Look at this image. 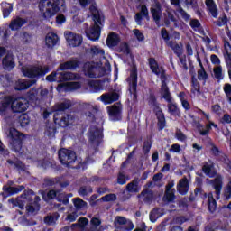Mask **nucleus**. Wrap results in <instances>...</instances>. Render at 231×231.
Instances as JSON below:
<instances>
[{
    "mask_svg": "<svg viewBox=\"0 0 231 231\" xmlns=\"http://www.w3.org/2000/svg\"><path fill=\"white\" fill-rule=\"evenodd\" d=\"M214 77L217 80H223V67L221 65H217L213 69Z\"/></svg>",
    "mask_w": 231,
    "mask_h": 231,
    "instance_id": "nucleus-45",
    "label": "nucleus"
},
{
    "mask_svg": "<svg viewBox=\"0 0 231 231\" xmlns=\"http://www.w3.org/2000/svg\"><path fill=\"white\" fill-rule=\"evenodd\" d=\"M149 67L153 74L159 76L161 74L160 66L155 58L148 59Z\"/></svg>",
    "mask_w": 231,
    "mask_h": 231,
    "instance_id": "nucleus-35",
    "label": "nucleus"
},
{
    "mask_svg": "<svg viewBox=\"0 0 231 231\" xmlns=\"http://www.w3.org/2000/svg\"><path fill=\"white\" fill-rule=\"evenodd\" d=\"M224 48H225V53H224L225 62L228 69L229 79L231 80V44L228 41L225 42Z\"/></svg>",
    "mask_w": 231,
    "mask_h": 231,
    "instance_id": "nucleus-21",
    "label": "nucleus"
},
{
    "mask_svg": "<svg viewBox=\"0 0 231 231\" xmlns=\"http://www.w3.org/2000/svg\"><path fill=\"white\" fill-rule=\"evenodd\" d=\"M70 115L64 114H54L53 120L55 125H59L61 128H67L70 125Z\"/></svg>",
    "mask_w": 231,
    "mask_h": 231,
    "instance_id": "nucleus-18",
    "label": "nucleus"
},
{
    "mask_svg": "<svg viewBox=\"0 0 231 231\" xmlns=\"http://www.w3.org/2000/svg\"><path fill=\"white\" fill-rule=\"evenodd\" d=\"M126 82L128 83V91L132 96L133 100L136 101L138 99V69L137 67H133L130 70V75L126 78Z\"/></svg>",
    "mask_w": 231,
    "mask_h": 231,
    "instance_id": "nucleus-8",
    "label": "nucleus"
},
{
    "mask_svg": "<svg viewBox=\"0 0 231 231\" xmlns=\"http://www.w3.org/2000/svg\"><path fill=\"white\" fill-rule=\"evenodd\" d=\"M90 7H89V11L92 14V20L93 22H95V16H98L99 19H101V15H100V13L97 7V3L94 2L93 4H90Z\"/></svg>",
    "mask_w": 231,
    "mask_h": 231,
    "instance_id": "nucleus-49",
    "label": "nucleus"
},
{
    "mask_svg": "<svg viewBox=\"0 0 231 231\" xmlns=\"http://www.w3.org/2000/svg\"><path fill=\"white\" fill-rule=\"evenodd\" d=\"M70 107H72V104L69 100L58 103L54 106V114H61L60 112L67 111V109H70Z\"/></svg>",
    "mask_w": 231,
    "mask_h": 231,
    "instance_id": "nucleus-31",
    "label": "nucleus"
},
{
    "mask_svg": "<svg viewBox=\"0 0 231 231\" xmlns=\"http://www.w3.org/2000/svg\"><path fill=\"white\" fill-rule=\"evenodd\" d=\"M18 123L22 127H26L30 124V118L27 114H23L18 117Z\"/></svg>",
    "mask_w": 231,
    "mask_h": 231,
    "instance_id": "nucleus-50",
    "label": "nucleus"
},
{
    "mask_svg": "<svg viewBox=\"0 0 231 231\" xmlns=\"http://www.w3.org/2000/svg\"><path fill=\"white\" fill-rule=\"evenodd\" d=\"M171 22L176 23L177 19L175 18L172 11H167V17L164 19V24H166V26H170Z\"/></svg>",
    "mask_w": 231,
    "mask_h": 231,
    "instance_id": "nucleus-48",
    "label": "nucleus"
},
{
    "mask_svg": "<svg viewBox=\"0 0 231 231\" xmlns=\"http://www.w3.org/2000/svg\"><path fill=\"white\" fill-rule=\"evenodd\" d=\"M6 162L9 165H14V168H18V169H21V170L24 169V164L21 161L14 162L12 159H7Z\"/></svg>",
    "mask_w": 231,
    "mask_h": 231,
    "instance_id": "nucleus-52",
    "label": "nucleus"
},
{
    "mask_svg": "<svg viewBox=\"0 0 231 231\" xmlns=\"http://www.w3.org/2000/svg\"><path fill=\"white\" fill-rule=\"evenodd\" d=\"M28 99L35 106H40V105H41L40 90L37 88L31 89L28 92Z\"/></svg>",
    "mask_w": 231,
    "mask_h": 231,
    "instance_id": "nucleus-26",
    "label": "nucleus"
},
{
    "mask_svg": "<svg viewBox=\"0 0 231 231\" xmlns=\"http://www.w3.org/2000/svg\"><path fill=\"white\" fill-rule=\"evenodd\" d=\"M224 91H225V94L227 97H231V84L229 83H226L225 86H224Z\"/></svg>",
    "mask_w": 231,
    "mask_h": 231,
    "instance_id": "nucleus-64",
    "label": "nucleus"
},
{
    "mask_svg": "<svg viewBox=\"0 0 231 231\" xmlns=\"http://www.w3.org/2000/svg\"><path fill=\"white\" fill-rule=\"evenodd\" d=\"M29 107V100L24 97H18L14 98L12 105V111L14 113H23Z\"/></svg>",
    "mask_w": 231,
    "mask_h": 231,
    "instance_id": "nucleus-12",
    "label": "nucleus"
},
{
    "mask_svg": "<svg viewBox=\"0 0 231 231\" xmlns=\"http://www.w3.org/2000/svg\"><path fill=\"white\" fill-rule=\"evenodd\" d=\"M217 200L214 198V194H213V192H209L208 194V211L211 214H214L217 211Z\"/></svg>",
    "mask_w": 231,
    "mask_h": 231,
    "instance_id": "nucleus-32",
    "label": "nucleus"
},
{
    "mask_svg": "<svg viewBox=\"0 0 231 231\" xmlns=\"http://www.w3.org/2000/svg\"><path fill=\"white\" fill-rule=\"evenodd\" d=\"M208 162H203L202 171L205 173L206 176L213 179L217 175V171L215 169V163L212 160H209Z\"/></svg>",
    "mask_w": 231,
    "mask_h": 231,
    "instance_id": "nucleus-20",
    "label": "nucleus"
},
{
    "mask_svg": "<svg viewBox=\"0 0 231 231\" xmlns=\"http://www.w3.org/2000/svg\"><path fill=\"white\" fill-rule=\"evenodd\" d=\"M208 123L206 124V125H205V128H206L205 130L200 129V128H203L204 125L202 124H199L198 130H199L200 136H208V134H210V132L212 130V127L215 129L218 128L217 124L214 123L213 121H208Z\"/></svg>",
    "mask_w": 231,
    "mask_h": 231,
    "instance_id": "nucleus-23",
    "label": "nucleus"
},
{
    "mask_svg": "<svg viewBox=\"0 0 231 231\" xmlns=\"http://www.w3.org/2000/svg\"><path fill=\"white\" fill-rule=\"evenodd\" d=\"M104 134L103 129L99 128L97 125H91L88 130V140L92 143H96L99 146L103 141Z\"/></svg>",
    "mask_w": 231,
    "mask_h": 231,
    "instance_id": "nucleus-10",
    "label": "nucleus"
},
{
    "mask_svg": "<svg viewBox=\"0 0 231 231\" xmlns=\"http://www.w3.org/2000/svg\"><path fill=\"white\" fill-rule=\"evenodd\" d=\"M61 178L60 177H57V178H45L43 179V186L44 187H53L54 185H56L57 183H59L60 181Z\"/></svg>",
    "mask_w": 231,
    "mask_h": 231,
    "instance_id": "nucleus-41",
    "label": "nucleus"
},
{
    "mask_svg": "<svg viewBox=\"0 0 231 231\" xmlns=\"http://www.w3.org/2000/svg\"><path fill=\"white\" fill-rule=\"evenodd\" d=\"M188 218L184 216H179L174 218V223L178 225H182L184 223H187Z\"/></svg>",
    "mask_w": 231,
    "mask_h": 231,
    "instance_id": "nucleus-62",
    "label": "nucleus"
},
{
    "mask_svg": "<svg viewBox=\"0 0 231 231\" xmlns=\"http://www.w3.org/2000/svg\"><path fill=\"white\" fill-rule=\"evenodd\" d=\"M65 39L68 44L72 48L80 47L83 42V38L81 35L75 34L72 32H66L64 33Z\"/></svg>",
    "mask_w": 231,
    "mask_h": 231,
    "instance_id": "nucleus-14",
    "label": "nucleus"
},
{
    "mask_svg": "<svg viewBox=\"0 0 231 231\" xmlns=\"http://www.w3.org/2000/svg\"><path fill=\"white\" fill-rule=\"evenodd\" d=\"M81 65L79 60H69L59 65L56 71H52L51 74L47 75L45 80L47 82H69L72 80L73 73L72 72H60L66 70H75Z\"/></svg>",
    "mask_w": 231,
    "mask_h": 231,
    "instance_id": "nucleus-3",
    "label": "nucleus"
},
{
    "mask_svg": "<svg viewBox=\"0 0 231 231\" xmlns=\"http://www.w3.org/2000/svg\"><path fill=\"white\" fill-rule=\"evenodd\" d=\"M161 91L162 92V98L169 103L168 111L171 115L181 117V111H180L176 103H172L171 94L170 93V89L165 81H162Z\"/></svg>",
    "mask_w": 231,
    "mask_h": 231,
    "instance_id": "nucleus-7",
    "label": "nucleus"
},
{
    "mask_svg": "<svg viewBox=\"0 0 231 231\" xmlns=\"http://www.w3.org/2000/svg\"><path fill=\"white\" fill-rule=\"evenodd\" d=\"M205 4L208 12L211 14L213 18L217 19L218 17V8L215 0H206Z\"/></svg>",
    "mask_w": 231,
    "mask_h": 231,
    "instance_id": "nucleus-28",
    "label": "nucleus"
},
{
    "mask_svg": "<svg viewBox=\"0 0 231 231\" xmlns=\"http://www.w3.org/2000/svg\"><path fill=\"white\" fill-rule=\"evenodd\" d=\"M8 143L11 151L14 153L23 155L24 153L23 150V141L26 135L14 127H10L8 130Z\"/></svg>",
    "mask_w": 231,
    "mask_h": 231,
    "instance_id": "nucleus-4",
    "label": "nucleus"
},
{
    "mask_svg": "<svg viewBox=\"0 0 231 231\" xmlns=\"http://www.w3.org/2000/svg\"><path fill=\"white\" fill-rule=\"evenodd\" d=\"M175 138L180 142H184L187 140V135L181 131V129H178L175 133Z\"/></svg>",
    "mask_w": 231,
    "mask_h": 231,
    "instance_id": "nucleus-57",
    "label": "nucleus"
},
{
    "mask_svg": "<svg viewBox=\"0 0 231 231\" xmlns=\"http://www.w3.org/2000/svg\"><path fill=\"white\" fill-rule=\"evenodd\" d=\"M121 52L126 55L132 53L131 48L127 42H124V44L121 45Z\"/></svg>",
    "mask_w": 231,
    "mask_h": 231,
    "instance_id": "nucleus-59",
    "label": "nucleus"
},
{
    "mask_svg": "<svg viewBox=\"0 0 231 231\" xmlns=\"http://www.w3.org/2000/svg\"><path fill=\"white\" fill-rule=\"evenodd\" d=\"M102 18L98 15L94 16V24L86 30V35L88 40L97 42L101 36Z\"/></svg>",
    "mask_w": 231,
    "mask_h": 231,
    "instance_id": "nucleus-9",
    "label": "nucleus"
},
{
    "mask_svg": "<svg viewBox=\"0 0 231 231\" xmlns=\"http://www.w3.org/2000/svg\"><path fill=\"white\" fill-rule=\"evenodd\" d=\"M117 199V197L114 193L106 194V196L99 199V200L103 202H111L116 201Z\"/></svg>",
    "mask_w": 231,
    "mask_h": 231,
    "instance_id": "nucleus-51",
    "label": "nucleus"
},
{
    "mask_svg": "<svg viewBox=\"0 0 231 231\" xmlns=\"http://www.w3.org/2000/svg\"><path fill=\"white\" fill-rule=\"evenodd\" d=\"M152 19L156 24H159L162 17V5L160 4L155 5V8L150 9Z\"/></svg>",
    "mask_w": 231,
    "mask_h": 231,
    "instance_id": "nucleus-30",
    "label": "nucleus"
},
{
    "mask_svg": "<svg viewBox=\"0 0 231 231\" xmlns=\"http://www.w3.org/2000/svg\"><path fill=\"white\" fill-rule=\"evenodd\" d=\"M122 104H114L112 106H106V113H108L109 119L112 122L122 121Z\"/></svg>",
    "mask_w": 231,
    "mask_h": 231,
    "instance_id": "nucleus-11",
    "label": "nucleus"
},
{
    "mask_svg": "<svg viewBox=\"0 0 231 231\" xmlns=\"http://www.w3.org/2000/svg\"><path fill=\"white\" fill-rule=\"evenodd\" d=\"M86 116H87V120L90 123H95L97 121V117L95 116V114H93V112H86L85 113Z\"/></svg>",
    "mask_w": 231,
    "mask_h": 231,
    "instance_id": "nucleus-61",
    "label": "nucleus"
},
{
    "mask_svg": "<svg viewBox=\"0 0 231 231\" xmlns=\"http://www.w3.org/2000/svg\"><path fill=\"white\" fill-rule=\"evenodd\" d=\"M60 11L59 4L56 2H47V9L42 14L45 20L52 18Z\"/></svg>",
    "mask_w": 231,
    "mask_h": 231,
    "instance_id": "nucleus-17",
    "label": "nucleus"
},
{
    "mask_svg": "<svg viewBox=\"0 0 231 231\" xmlns=\"http://www.w3.org/2000/svg\"><path fill=\"white\" fill-rule=\"evenodd\" d=\"M176 12L178 14H180L181 19L185 22V23H189L191 19V15L185 11V9H183V7H180L179 9H176Z\"/></svg>",
    "mask_w": 231,
    "mask_h": 231,
    "instance_id": "nucleus-44",
    "label": "nucleus"
},
{
    "mask_svg": "<svg viewBox=\"0 0 231 231\" xmlns=\"http://www.w3.org/2000/svg\"><path fill=\"white\" fill-rule=\"evenodd\" d=\"M162 217V213L160 212V208H153L151 212H150V221L152 223H156V221Z\"/></svg>",
    "mask_w": 231,
    "mask_h": 231,
    "instance_id": "nucleus-43",
    "label": "nucleus"
},
{
    "mask_svg": "<svg viewBox=\"0 0 231 231\" xmlns=\"http://www.w3.org/2000/svg\"><path fill=\"white\" fill-rule=\"evenodd\" d=\"M21 42L23 45H30L33 42V34L28 32H23L20 34Z\"/></svg>",
    "mask_w": 231,
    "mask_h": 231,
    "instance_id": "nucleus-34",
    "label": "nucleus"
},
{
    "mask_svg": "<svg viewBox=\"0 0 231 231\" xmlns=\"http://www.w3.org/2000/svg\"><path fill=\"white\" fill-rule=\"evenodd\" d=\"M189 26L193 28V30H196L197 28H199L201 24L198 19H191L189 22Z\"/></svg>",
    "mask_w": 231,
    "mask_h": 231,
    "instance_id": "nucleus-63",
    "label": "nucleus"
},
{
    "mask_svg": "<svg viewBox=\"0 0 231 231\" xmlns=\"http://www.w3.org/2000/svg\"><path fill=\"white\" fill-rule=\"evenodd\" d=\"M78 194L80 196H87L88 194H93V187L91 186H81L79 189H78Z\"/></svg>",
    "mask_w": 231,
    "mask_h": 231,
    "instance_id": "nucleus-47",
    "label": "nucleus"
},
{
    "mask_svg": "<svg viewBox=\"0 0 231 231\" xmlns=\"http://www.w3.org/2000/svg\"><path fill=\"white\" fill-rule=\"evenodd\" d=\"M161 37L162 38V40H164V42L168 45V42H170L171 36H170L168 31L165 28H162L161 30Z\"/></svg>",
    "mask_w": 231,
    "mask_h": 231,
    "instance_id": "nucleus-58",
    "label": "nucleus"
},
{
    "mask_svg": "<svg viewBox=\"0 0 231 231\" xmlns=\"http://www.w3.org/2000/svg\"><path fill=\"white\" fill-rule=\"evenodd\" d=\"M152 147V142L151 141H144L143 146V152L144 155H147L151 152V148Z\"/></svg>",
    "mask_w": 231,
    "mask_h": 231,
    "instance_id": "nucleus-55",
    "label": "nucleus"
},
{
    "mask_svg": "<svg viewBox=\"0 0 231 231\" xmlns=\"http://www.w3.org/2000/svg\"><path fill=\"white\" fill-rule=\"evenodd\" d=\"M147 104L149 106H151L153 113L155 114L158 131H162L167 125V121L163 111L160 107V103L158 102L157 97L154 93L149 94V97L147 98Z\"/></svg>",
    "mask_w": 231,
    "mask_h": 231,
    "instance_id": "nucleus-5",
    "label": "nucleus"
},
{
    "mask_svg": "<svg viewBox=\"0 0 231 231\" xmlns=\"http://www.w3.org/2000/svg\"><path fill=\"white\" fill-rule=\"evenodd\" d=\"M50 72V67L48 65H32L23 70V76L27 79L36 80L44 78Z\"/></svg>",
    "mask_w": 231,
    "mask_h": 231,
    "instance_id": "nucleus-6",
    "label": "nucleus"
},
{
    "mask_svg": "<svg viewBox=\"0 0 231 231\" xmlns=\"http://www.w3.org/2000/svg\"><path fill=\"white\" fill-rule=\"evenodd\" d=\"M88 86L90 88V89L94 92V93H97L99 92L100 90L103 89V85L100 81L98 80H95V79H92L88 82Z\"/></svg>",
    "mask_w": 231,
    "mask_h": 231,
    "instance_id": "nucleus-39",
    "label": "nucleus"
},
{
    "mask_svg": "<svg viewBox=\"0 0 231 231\" xmlns=\"http://www.w3.org/2000/svg\"><path fill=\"white\" fill-rule=\"evenodd\" d=\"M3 69L6 71H12L15 68V61L14 56L11 54L5 55L2 60Z\"/></svg>",
    "mask_w": 231,
    "mask_h": 231,
    "instance_id": "nucleus-25",
    "label": "nucleus"
},
{
    "mask_svg": "<svg viewBox=\"0 0 231 231\" xmlns=\"http://www.w3.org/2000/svg\"><path fill=\"white\" fill-rule=\"evenodd\" d=\"M141 180L139 178L133 179L129 183L126 185V190L127 192L133 193L135 192H140L141 190V186H140Z\"/></svg>",
    "mask_w": 231,
    "mask_h": 231,
    "instance_id": "nucleus-29",
    "label": "nucleus"
},
{
    "mask_svg": "<svg viewBox=\"0 0 231 231\" xmlns=\"http://www.w3.org/2000/svg\"><path fill=\"white\" fill-rule=\"evenodd\" d=\"M58 157L61 165L68 169H72L76 172H83L88 169L89 157H86L85 160L77 156L74 150H69L62 148L58 152Z\"/></svg>",
    "mask_w": 231,
    "mask_h": 231,
    "instance_id": "nucleus-2",
    "label": "nucleus"
},
{
    "mask_svg": "<svg viewBox=\"0 0 231 231\" xmlns=\"http://www.w3.org/2000/svg\"><path fill=\"white\" fill-rule=\"evenodd\" d=\"M133 33L134 35H135V38H137L138 42L144 41V35L138 29L133 30Z\"/></svg>",
    "mask_w": 231,
    "mask_h": 231,
    "instance_id": "nucleus-60",
    "label": "nucleus"
},
{
    "mask_svg": "<svg viewBox=\"0 0 231 231\" xmlns=\"http://www.w3.org/2000/svg\"><path fill=\"white\" fill-rule=\"evenodd\" d=\"M73 205L77 210H81L85 207H87V202L79 198H75L72 199Z\"/></svg>",
    "mask_w": 231,
    "mask_h": 231,
    "instance_id": "nucleus-46",
    "label": "nucleus"
},
{
    "mask_svg": "<svg viewBox=\"0 0 231 231\" xmlns=\"http://www.w3.org/2000/svg\"><path fill=\"white\" fill-rule=\"evenodd\" d=\"M168 47H170L173 51L177 57H182L183 48L180 46L179 43H174L173 41H170L168 42Z\"/></svg>",
    "mask_w": 231,
    "mask_h": 231,
    "instance_id": "nucleus-36",
    "label": "nucleus"
},
{
    "mask_svg": "<svg viewBox=\"0 0 231 231\" xmlns=\"http://www.w3.org/2000/svg\"><path fill=\"white\" fill-rule=\"evenodd\" d=\"M14 100V96H9L7 93L0 92V113H5L13 106Z\"/></svg>",
    "mask_w": 231,
    "mask_h": 231,
    "instance_id": "nucleus-15",
    "label": "nucleus"
},
{
    "mask_svg": "<svg viewBox=\"0 0 231 231\" xmlns=\"http://www.w3.org/2000/svg\"><path fill=\"white\" fill-rule=\"evenodd\" d=\"M175 199V195L173 191H166L164 192V197H162V200L167 202H173Z\"/></svg>",
    "mask_w": 231,
    "mask_h": 231,
    "instance_id": "nucleus-53",
    "label": "nucleus"
},
{
    "mask_svg": "<svg viewBox=\"0 0 231 231\" xmlns=\"http://www.w3.org/2000/svg\"><path fill=\"white\" fill-rule=\"evenodd\" d=\"M57 42L58 36L55 33L49 34L47 37H45V43H47V47L49 48H53L56 46Z\"/></svg>",
    "mask_w": 231,
    "mask_h": 231,
    "instance_id": "nucleus-38",
    "label": "nucleus"
},
{
    "mask_svg": "<svg viewBox=\"0 0 231 231\" xmlns=\"http://www.w3.org/2000/svg\"><path fill=\"white\" fill-rule=\"evenodd\" d=\"M119 42V36L116 33L112 32L106 38V46H108L109 48L116 47Z\"/></svg>",
    "mask_w": 231,
    "mask_h": 231,
    "instance_id": "nucleus-33",
    "label": "nucleus"
},
{
    "mask_svg": "<svg viewBox=\"0 0 231 231\" xmlns=\"http://www.w3.org/2000/svg\"><path fill=\"white\" fill-rule=\"evenodd\" d=\"M120 96L116 92L101 94L97 97V101H100L104 106H109L117 102Z\"/></svg>",
    "mask_w": 231,
    "mask_h": 231,
    "instance_id": "nucleus-16",
    "label": "nucleus"
},
{
    "mask_svg": "<svg viewBox=\"0 0 231 231\" xmlns=\"http://www.w3.org/2000/svg\"><path fill=\"white\" fill-rule=\"evenodd\" d=\"M27 19L16 16L14 19L11 20L9 28L11 31H19L24 24H27Z\"/></svg>",
    "mask_w": 231,
    "mask_h": 231,
    "instance_id": "nucleus-22",
    "label": "nucleus"
},
{
    "mask_svg": "<svg viewBox=\"0 0 231 231\" xmlns=\"http://www.w3.org/2000/svg\"><path fill=\"white\" fill-rule=\"evenodd\" d=\"M189 190V181L187 177L180 179L177 185V191L180 195H187Z\"/></svg>",
    "mask_w": 231,
    "mask_h": 231,
    "instance_id": "nucleus-24",
    "label": "nucleus"
},
{
    "mask_svg": "<svg viewBox=\"0 0 231 231\" xmlns=\"http://www.w3.org/2000/svg\"><path fill=\"white\" fill-rule=\"evenodd\" d=\"M41 197L36 195L35 191L27 189L15 199H9V202L13 206L20 208L21 210H24L25 208L28 214H34L41 210Z\"/></svg>",
    "mask_w": 231,
    "mask_h": 231,
    "instance_id": "nucleus-1",
    "label": "nucleus"
},
{
    "mask_svg": "<svg viewBox=\"0 0 231 231\" xmlns=\"http://www.w3.org/2000/svg\"><path fill=\"white\" fill-rule=\"evenodd\" d=\"M141 196L144 197L143 201L148 204L152 203L154 199V192L151 189H143Z\"/></svg>",
    "mask_w": 231,
    "mask_h": 231,
    "instance_id": "nucleus-37",
    "label": "nucleus"
},
{
    "mask_svg": "<svg viewBox=\"0 0 231 231\" xmlns=\"http://www.w3.org/2000/svg\"><path fill=\"white\" fill-rule=\"evenodd\" d=\"M224 196L226 200H229L231 199V179L225 189Z\"/></svg>",
    "mask_w": 231,
    "mask_h": 231,
    "instance_id": "nucleus-56",
    "label": "nucleus"
},
{
    "mask_svg": "<svg viewBox=\"0 0 231 231\" xmlns=\"http://www.w3.org/2000/svg\"><path fill=\"white\" fill-rule=\"evenodd\" d=\"M24 189H25L24 185H18L17 187L4 185L2 187V192L0 193V196L6 199V198L14 196L15 194H19V192H22Z\"/></svg>",
    "mask_w": 231,
    "mask_h": 231,
    "instance_id": "nucleus-13",
    "label": "nucleus"
},
{
    "mask_svg": "<svg viewBox=\"0 0 231 231\" xmlns=\"http://www.w3.org/2000/svg\"><path fill=\"white\" fill-rule=\"evenodd\" d=\"M200 68H201V69H199L198 71L199 80H207V79H208V74L205 71L203 65Z\"/></svg>",
    "mask_w": 231,
    "mask_h": 231,
    "instance_id": "nucleus-54",
    "label": "nucleus"
},
{
    "mask_svg": "<svg viewBox=\"0 0 231 231\" xmlns=\"http://www.w3.org/2000/svg\"><path fill=\"white\" fill-rule=\"evenodd\" d=\"M36 83L37 79H28L26 81L18 80V82H16L14 85V89L18 91L26 90Z\"/></svg>",
    "mask_w": 231,
    "mask_h": 231,
    "instance_id": "nucleus-27",
    "label": "nucleus"
},
{
    "mask_svg": "<svg viewBox=\"0 0 231 231\" xmlns=\"http://www.w3.org/2000/svg\"><path fill=\"white\" fill-rule=\"evenodd\" d=\"M190 82H191V93L195 94L199 93L200 92V84L198 81L197 78L195 77V75L191 76L190 79Z\"/></svg>",
    "mask_w": 231,
    "mask_h": 231,
    "instance_id": "nucleus-40",
    "label": "nucleus"
},
{
    "mask_svg": "<svg viewBox=\"0 0 231 231\" xmlns=\"http://www.w3.org/2000/svg\"><path fill=\"white\" fill-rule=\"evenodd\" d=\"M213 23L215 26L222 27L226 26L228 23V18L226 14H224L222 16H219L217 21H214Z\"/></svg>",
    "mask_w": 231,
    "mask_h": 231,
    "instance_id": "nucleus-42",
    "label": "nucleus"
},
{
    "mask_svg": "<svg viewBox=\"0 0 231 231\" xmlns=\"http://www.w3.org/2000/svg\"><path fill=\"white\" fill-rule=\"evenodd\" d=\"M210 184L212 185L213 189H215L216 199H220V194L223 189V177L221 174H217L215 179L210 180Z\"/></svg>",
    "mask_w": 231,
    "mask_h": 231,
    "instance_id": "nucleus-19",
    "label": "nucleus"
}]
</instances>
